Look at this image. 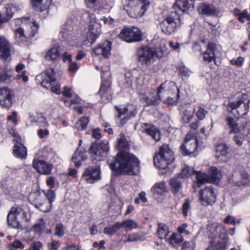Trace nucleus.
<instances>
[{
  "label": "nucleus",
  "instance_id": "obj_49",
  "mask_svg": "<svg viewBox=\"0 0 250 250\" xmlns=\"http://www.w3.org/2000/svg\"><path fill=\"white\" fill-rule=\"evenodd\" d=\"M64 227L61 223L56 224L55 229V235L59 237H62L64 234Z\"/></svg>",
  "mask_w": 250,
  "mask_h": 250
},
{
  "label": "nucleus",
  "instance_id": "obj_41",
  "mask_svg": "<svg viewBox=\"0 0 250 250\" xmlns=\"http://www.w3.org/2000/svg\"><path fill=\"white\" fill-rule=\"evenodd\" d=\"M89 120L88 117H83L81 118L79 121H78L76 124L75 127L79 130H82L86 129L87 125L89 123Z\"/></svg>",
  "mask_w": 250,
  "mask_h": 250
},
{
  "label": "nucleus",
  "instance_id": "obj_4",
  "mask_svg": "<svg viewBox=\"0 0 250 250\" xmlns=\"http://www.w3.org/2000/svg\"><path fill=\"white\" fill-rule=\"evenodd\" d=\"M166 54L167 52L161 48L155 49L147 46L142 47L138 50V60L142 64L149 66L153 61L155 56L161 58Z\"/></svg>",
  "mask_w": 250,
  "mask_h": 250
},
{
  "label": "nucleus",
  "instance_id": "obj_46",
  "mask_svg": "<svg viewBox=\"0 0 250 250\" xmlns=\"http://www.w3.org/2000/svg\"><path fill=\"white\" fill-rule=\"evenodd\" d=\"M8 248L9 250H22L24 248V245L21 241L16 240L11 244H9Z\"/></svg>",
  "mask_w": 250,
  "mask_h": 250
},
{
  "label": "nucleus",
  "instance_id": "obj_31",
  "mask_svg": "<svg viewBox=\"0 0 250 250\" xmlns=\"http://www.w3.org/2000/svg\"><path fill=\"white\" fill-rule=\"evenodd\" d=\"M33 167L37 172H51L53 167L52 164L42 160H34Z\"/></svg>",
  "mask_w": 250,
  "mask_h": 250
},
{
  "label": "nucleus",
  "instance_id": "obj_35",
  "mask_svg": "<svg viewBox=\"0 0 250 250\" xmlns=\"http://www.w3.org/2000/svg\"><path fill=\"white\" fill-rule=\"evenodd\" d=\"M60 54V47H53L47 51L44 58L47 61H55L59 58Z\"/></svg>",
  "mask_w": 250,
  "mask_h": 250
},
{
  "label": "nucleus",
  "instance_id": "obj_63",
  "mask_svg": "<svg viewBox=\"0 0 250 250\" xmlns=\"http://www.w3.org/2000/svg\"><path fill=\"white\" fill-rule=\"evenodd\" d=\"M168 45L170 48L176 51H177L181 46V44L179 42L173 41H170L168 42Z\"/></svg>",
  "mask_w": 250,
  "mask_h": 250
},
{
  "label": "nucleus",
  "instance_id": "obj_27",
  "mask_svg": "<svg viewBox=\"0 0 250 250\" xmlns=\"http://www.w3.org/2000/svg\"><path fill=\"white\" fill-rule=\"evenodd\" d=\"M101 33V26L99 23L95 21H90L88 32V40L93 43Z\"/></svg>",
  "mask_w": 250,
  "mask_h": 250
},
{
  "label": "nucleus",
  "instance_id": "obj_57",
  "mask_svg": "<svg viewBox=\"0 0 250 250\" xmlns=\"http://www.w3.org/2000/svg\"><path fill=\"white\" fill-rule=\"evenodd\" d=\"M62 94L65 97L70 98L73 96V92L71 88L64 86L62 91Z\"/></svg>",
  "mask_w": 250,
  "mask_h": 250
},
{
  "label": "nucleus",
  "instance_id": "obj_62",
  "mask_svg": "<svg viewBox=\"0 0 250 250\" xmlns=\"http://www.w3.org/2000/svg\"><path fill=\"white\" fill-rule=\"evenodd\" d=\"M38 135L40 138L42 139L49 135V131L46 129H40L38 131Z\"/></svg>",
  "mask_w": 250,
  "mask_h": 250
},
{
  "label": "nucleus",
  "instance_id": "obj_54",
  "mask_svg": "<svg viewBox=\"0 0 250 250\" xmlns=\"http://www.w3.org/2000/svg\"><path fill=\"white\" fill-rule=\"evenodd\" d=\"M180 74L183 77H189L191 74V71L185 66H181L179 68Z\"/></svg>",
  "mask_w": 250,
  "mask_h": 250
},
{
  "label": "nucleus",
  "instance_id": "obj_5",
  "mask_svg": "<svg viewBox=\"0 0 250 250\" xmlns=\"http://www.w3.org/2000/svg\"><path fill=\"white\" fill-rule=\"evenodd\" d=\"M28 221L26 212L19 207H12L7 215L8 224L14 229H22V224Z\"/></svg>",
  "mask_w": 250,
  "mask_h": 250
},
{
  "label": "nucleus",
  "instance_id": "obj_43",
  "mask_svg": "<svg viewBox=\"0 0 250 250\" xmlns=\"http://www.w3.org/2000/svg\"><path fill=\"white\" fill-rule=\"evenodd\" d=\"M162 98H160L157 93L156 95L145 97V101L147 106L156 105L159 104Z\"/></svg>",
  "mask_w": 250,
  "mask_h": 250
},
{
  "label": "nucleus",
  "instance_id": "obj_19",
  "mask_svg": "<svg viewBox=\"0 0 250 250\" xmlns=\"http://www.w3.org/2000/svg\"><path fill=\"white\" fill-rule=\"evenodd\" d=\"M197 180V186L200 187L202 184L209 182L218 184L220 181L219 173H195Z\"/></svg>",
  "mask_w": 250,
  "mask_h": 250
},
{
  "label": "nucleus",
  "instance_id": "obj_55",
  "mask_svg": "<svg viewBox=\"0 0 250 250\" xmlns=\"http://www.w3.org/2000/svg\"><path fill=\"white\" fill-rule=\"evenodd\" d=\"M135 83L136 84L137 89L139 92L142 93L144 89L146 88V85L143 83V80L140 78H136Z\"/></svg>",
  "mask_w": 250,
  "mask_h": 250
},
{
  "label": "nucleus",
  "instance_id": "obj_8",
  "mask_svg": "<svg viewBox=\"0 0 250 250\" xmlns=\"http://www.w3.org/2000/svg\"><path fill=\"white\" fill-rule=\"evenodd\" d=\"M181 22V17L176 11L170 13L160 23V25L163 33L170 35L174 33Z\"/></svg>",
  "mask_w": 250,
  "mask_h": 250
},
{
  "label": "nucleus",
  "instance_id": "obj_3",
  "mask_svg": "<svg viewBox=\"0 0 250 250\" xmlns=\"http://www.w3.org/2000/svg\"><path fill=\"white\" fill-rule=\"evenodd\" d=\"M172 150L167 145H163L159 148L158 152L154 157V164L160 169H165L174 160Z\"/></svg>",
  "mask_w": 250,
  "mask_h": 250
},
{
  "label": "nucleus",
  "instance_id": "obj_7",
  "mask_svg": "<svg viewBox=\"0 0 250 250\" xmlns=\"http://www.w3.org/2000/svg\"><path fill=\"white\" fill-rule=\"evenodd\" d=\"M149 5L150 2L147 0H129L127 12L132 18H140L145 14Z\"/></svg>",
  "mask_w": 250,
  "mask_h": 250
},
{
  "label": "nucleus",
  "instance_id": "obj_14",
  "mask_svg": "<svg viewBox=\"0 0 250 250\" xmlns=\"http://www.w3.org/2000/svg\"><path fill=\"white\" fill-rule=\"evenodd\" d=\"M197 146V139L193 136L188 134L184 143L180 147L181 153L183 155H190L195 152Z\"/></svg>",
  "mask_w": 250,
  "mask_h": 250
},
{
  "label": "nucleus",
  "instance_id": "obj_11",
  "mask_svg": "<svg viewBox=\"0 0 250 250\" xmlns=\"http://www.w3.org/2000/svg\"><path fill=\"white\" fill-rule=\"evenodd\" d=\"M109 147L107 141L93 143L90 146L92 157L97 161H101L108 151Z\"/></svg>",
  "mask_w": 250,
  "mask_h": 250
},
{
  "label": "nucleus",
  "instance_id": "obj_21",
  "mask_svg": "<svg viewBox=\"0 0 250 250\" xmlns=\"http://www.w3.org/2000/svg\"><path fill=\"white\" fill-rule=\"evenodd\" d=\"M111 46V42L108 41H105L93 50L92 56L96 57L102 55L104 58H108L110 55Z\"/></svg>",
  "mask_w": 250,
  "mask_h": 250
},
{
  "label": "nucleus",
  "instance_id": "obj_61",
  "mask_svg": "<svg viewBox=\"0 0 250 250\" xmlns=\"http://www.w3.org/2000/svg\"><path fill=\"white\" fill-rule=\"evenodd\" d=\"M75 99L70 101L65 100L64 104L66 106H69L73 104H77L80 102V99L78 96H74Z\"/></svg>",
  "mask_w": 250,
  "mask_h": 250
},
{
  "label": "nucleus",
  "instance_id": "obj_12",
  "mask_svg": "<svg viewBox=\"0 0 250 250\" xmlns=\"http://www.w3.org/2000/svg\"><path fill=\"white\" fill-rule=\"evenodd\" d=\"M29 26L30 28V30L25 31L21 27L15 30V36L16 38L19 39V41L27 42L31 38L35 36L37 32L39 25L36 22H33L32 25L31 23L29 24Z\"/></svg>",
  "mask_w": 250,
  "mask_h": 250
},
{
  "label": "nucleus",
  "instance_id": "obj_26",
  "mask_svg": "<svg viewBox=\"0 0 250 250\" xmlns=\"http://www.w3.org/2000/svg\"><path fill=\"white\" fill-rule=\"evenodd\" d=\"M11 55V45L4 37H0V58L6 60Z\"/></svg>",
  "mask_w": 250,
  "mask_h": 250
},
{
  "label": "nucleus",
  "instance_id": "obj_22",
  "mask_svg": "<svg viewBox=\"0 0 250 250\" xmlns=\"http://www.w3.org/2000/svg\"><path fill=\"white\" fill-rule=\"evenodd\" d=\"M193 7L194 3L191 0H177L174 3L172 11H176L181 17L183 13Z\"/></svg>",
  "mask_w": 250,
  "mask_h": 250
},
{
  "label": "nucleus",
  "instance_id": "obj_23",
  "mask_svg": "<svg viewBox=\"0 0 250 250\" xmlns=\"http://www.w3.org/2000/svg\"><path fill=\"white\" fill-rule=\"evenodd\" d=\"M216 45L214 43L209 42L206 50L201 53L203 61L208 63L214 61L216 57Z\"/></svg>",
  "mask_w": 250,
  "mask_h": 250
},
{
  "label": "nucleus",
  "instance_id": "obj_56",
  "mask_svg": "<svg viewBox=\"0 0 250 250\" xmlns=\"http://www.w3.org/2000/svg\"><path fill=\"white\" fill-rule=\"evenodd\" d=\"M190 201L187 199L186 200L185 202L183 205V213L185 216H187L188 213V211L190 208Z\"/></svg>",
  "mask_w": 250,
  "mask_h": 250
},
{
  "label": "nucleus",
  "instance_id": "obj_58",
  "mask_svg": "<svg viewBox=\"0 0 250 250\" xmlns=\"http://www.w3.org/2000/svg\"><path fill=\"white\" fill-rule=\"evenodd\" d=\"M69 35V31L66 29L61 31L59 34L60 40L62 41H66L68 39Z\"/></svg>",
  "mask_w": 250,
  "mask_h": 250
},
{
  "label": "nucleus",
  "instance_id": "obj_17",
  "mask_svg": "<svg viewBox=\"0 0 250 250\" xmlns=\"http://www.w3.org/2000/svg\"><path fill=\"white\" fill-rule=\"evenodd\" d=\"M15 95L14 91L8 87L0 88V105L9 109L12 106Z\"/></svg>",
  "mask_w": 250,
  "mask_h": 250
},
{
  "label": "nucleus",
  "instance_id": "obj_2",
  "mask_svg": "<svg viewBox=\"0 0 250 250\" xmlns=\"http://www.w3.org/2000/svg\"><path fill=\"white\" fill-rule=\"evenodd\" d=\"M139 160L134 155L118 152L109 167L116 172H136L139 170Z\"/></svg>",
  "mask_w": 250,
  "mask_h": 250
},
{
  "label": "nucleus",
  "instance_id": "obj_25",
  "mask_svg": "<svg viewBox=\"0 0 250 250\" xmlns=\"http://www.w3.org/2000/svg\"><path fill=\"white\" fill-rule=\"evenodd\" d=\"M198 11L200 14L207 16H218L220 12L219 9L211 4L207 3H201L198 7Z\"/></svg>",
  "mask_w": 250,
  "mask_h": 250
},
{
  "label": "nucleus",
  "instance_id": "obj_40",
  "mask_svg": "<svg viewBox=\"0 0 250 250\" xmlns=\"http://www.w3.org/2000/svg\"><path fill=\"white\" fill-rule=\"evenodd\" d=\"M170 185L172 189V192L174 195L179 192L182 188L181 182L177 178H173L169 182Z\"/></svg>",
  "mask_w": 250,
  "mask_h": 250
},
{
  "label": "nucleus",
  "instance_id": "obj_6",
  "mask_svg": "<svg viewBox=\"0 0 250 250\" xmlns=\"http://www.w3.org/2000/svg\"><path fill=\"white\" fill-rule=\"evenodd\" d=\"M36 80L41 81V85L46 88H50L51 91L57 94H60L61 93L60 85L53 86L54 83L56 81V74L54 69L52 68L44 70L41 74L36 76Z\"/></svg>",
  "mask_w": 250,
  "mask_h": 250
},
{
  "label": "nucleus",
  "instance_id": "obj_33",
  "mask_svg": "<svg viewBox=\"0 0 250 250\" xmlns=\"http://www.w3.org/2000/svg\"><path fill=\"white\" fill-rule=\"evenodd\" d=\"M32 7L37 11L42 12L49 8L51 0H31Z\"/></svg>",
  "mask_w": 250,
  "mask_h": 250
},
{
  "label": "nucleus",
  "instance_id": "obj_39",
  "mask_svg": "<svg viewBox=\"0 0 250 250\" xmlns=\"http://www.w3.org/2000/svg\"><path fill=\"white\" fill-rule=\"evenodd\" d=\"M4 9L5 10L4 15L7 19L10 20L12 18L15 11L18 10V6L12 4H7L5 6Z\"/></svg>",
  "mask_w": 250,
  "mask_h": 250
},
{
  "label": "nucleus",
  "instance_id": "obj_34",
  "mask_svg": "<svg viewBox=\"0 0 250 250\" xmlns=\"http://www.w3.org/2000/svg\"><path fill=\"white\" fill-rule=\"evenodd\" d=\"M87 158L86 151L81 150H76L72 156V162L74 163L76 168H78L82 165L81 161L84 160Z\"/></svg>",
  "mask_w": 250,
  "mask_h": 250
},
{
  "label": "nucleus",
  "instance_id": "obj_20",
  "mask_svg": "<svg viewBox=\"0 0 250 250\" xmlns=\"http://www.w3.org/2000/svg\"><path fill=\"white\" fill-rule=\"evenodd\" d=\"M33 197L32 204L40 210L43 212L50 211L51 206L44 196L39 193L30 195V198Z\"/></svg>",
  "mask_w": 250,
  "mask_h": 250
},
{
  "label": "nucleus",
  "instance_id": "obj_38",
  "mask_svg": "<svg viewBox=\"0 0 250 250\" xmlns=\"http://www.w3.org/2000/svg\"><path fill=\"white\" fill-rule=\"evenodd\" d=\"M157 233L160 239L166 238L169 233L168 226L164 223H159Z\"/></svg>",
  "mask_w": 250,
  "mask_h": 250
},
{
  "label": "nucleus",
  "instance_id": "obj_51",
  "mask_svg": "<svg viewBox=\"0 0 250 250\" xmlns=\"http://www.w3.org/2000/svg\"><path fill=\"white\" fill-rule=\"evenodd\" d=\"M115 229H116V226H115V224L113 225H109L104 229L103 233L107 235L111 236L115 233Z\"/></svg>",
  "mask_w": 250,
  "mask_h": 250
},
{
  "label": "nucleus",
  "instance_id": "obj_47",
  "mask_svg": "<svg viewBox=\"0 0 250 250\" xmlns=\"http://www.w3.org/2000/svg\"><path fill=\"white\" fill-rule=\"evenodd\" d=\"M42 195L45 198L48 202H49L51 206H52V203L55 201L56 199L55 192L53 190H48L46 192H44V194Z\"/></svg>",
  "mask_w": 250,
  "mask_h": 250
},
{
  "label": "nucleus",
  "instance_id": "obj_15",
  "mask_svg": "<svg viewBox=\"0 0 250 250\" xmlns=\"http://www.w3.org/2000/svg\"><path fill=\"white\" fill-rule=\"evenodd\" d=\"M178 91L180 93V90L175 83L166 82L160 85L157 94L160 98H162L167 96L176 94Z\"/></svg>",
  "mask_w": 250,
  "mask_h": 250
},
{
  "label": "nucleus",
  "instance_id": "obj_16",
  "mask_svg": "<svg viewBox=\"0 0 250 250\" xmlns=\"http://www.w3.org/2000/svg\"><path fill=\"white\" fill-rule=\"evenodd\" d=\"M101 72L102 83L98 94L101 96L102 102L106 103L111 99L112 92L110 86L111 83L109 80H104L103 76L104 71L101 70Z\"/></svg>",
  "mask_w": 250,
  "mask_h": 250
},
{
  "label": "nucleus",
  "instance_id": "obj_53",
  "mask_svg": "<svg viewBox=\"0 0 250 250\" xmlns=\"http://www.w3.org/2000/svg\"><path fill=\"white\" fill-rule=\"evenodd\" d=\"M10 79L4 68L0 66V83H5Z\"/></svg>",
  "mask_w": 250,
  "mask_h": 250
},
{
  "label": "nucleus",
  "instance_id": "obj_1",
  "mask_svg": "<svg viewBox=\"0 0 250 250\" xmlns=\"http://www.w3.org/2000/svg\"><path fill=\"white\" fill-rule=\"evenodd\" d=\"M207 229L211 240L206 250H225L228 238L225 227L217 222L209 223Z\"/></svg>",
  "mask_w": 250,
  "mask_h": 250
},
{
  "label": "nucleus",
  "instance_id": "obj_42",
  "mask_svg": "<svg viewBox=\"0 0 250 250\" xmlns=\"http://www.w3.org/2000/svg\"><path fill=\"white\" fill-rule=\"evenodd\" d=\"M183 241V237L180 233H174L170 237L169 239V243L170 244L175 246L180 244Z\"/></svg>",
  "mask_w": 250,
  "mask_h": 250
},
{
  "label": "nucleus",
  "instance_id": "obj_45",
  "mask_svg": "<svg viewBox=\"0 0 250 250\" xmlns=\"http://www.w3.org/2000/svg\"><path fill=\"white\" fill-rule=\"evenodd\" d=\"M146 235L145 232L140 233H133L128 236L127 242H135L142 241L144 239V236Z\"/></svg>",
  "mask_w": 250,
  "mask_h": 250
},
{
  "label": "nucleus",
  "instance_id": "obj_29",
  "mask_svg": "<svg viewBox=\"0 0 250 250\" xmlns=\"http://www.w3.org/2000/svg\"><path fill=\"white\" fill-rule=\"evenodd\" d=\"M21 138H18L13 148V153L17 157L25 159L27 155L26 148L21 143Z\"/></svg>",
  "mask_w": 250,
  "mask_h": 250
},
{
  "label": "nucleus",
  "instance_id": "obj_24",
  "mask_svg": "<svg viewBox=\"0 0 250 250\" xmlns=\"http://www.w3.org/2000/svg\"><path fill=\"white\" fill-rule=\"evenodd\" d=\"M142 131L146 133L156 141L161 139V133L159 129L152 124H143L142 125Z\"/></svg>",
  "mask_w": 250,
  "mask_h": 250
},
{
  "label": "nucleus",
  "instance_id": "obj_48",
  "mask_svg": "<svg viewBox=\"0 0 250 250\" xmlns=\"http://www.w3.org/2000/svg\"><path fill=\"white\" fill-rule=\"evenodd\" d=\"M193 115L191 111L185 110L182 114V120L184 123L189 124L191 120L193 119Z\"/></svg>",
  "mask_w": 250,
  "mask_h": 250
},
{
  "label": "nucleus",
  "instance_id": "obj_52",
  "mask_svg": "<svg viewBox=\"0 0 250 250\" xmlns=\"http://www.w3.org/2000/svg\"><path fill=\"white\" fill-rule=\"evenodd\" d=\"M208 111L201 106L198 107L196 112V116L199 120H203L205 118Z\"/></svg>",
  "mask_w": 250,
  "mask_h": 250
},
{
  "label": "nucleus",
  "instance_id": "obj_10",
  "mask_svg": "<svg viewBox=\"0 0 250 250\" xmlns=\"http://www.w3.org/2000/svg\"><path fill=\"white\" fill-rule=\"evenodd\" d=\"M250 97L247 94H243L237 102L229 103L231 110H236L238 115H246L249 111Z\"/></svg>",
  "mask_w": 250,
  "mask_h": 250
},
{
  "label": "nucleus",
  "instance_id": "obj_44",
  "mask_svg": "<svg viewBox=\"0 0 250 250\" xmlns=\"http://www.w3.org/2000/svg\"><path fill=\"white\" fill-rule=\"evenodd\" d=\"M45 223L42 219L40 220L39 223L35 225L33 228V230L37 234L40 235L44 232Z\"/></svg>",
  "mask_w": 250,
  "mask_h": 250
},
{
  "label": "nucleus",
  "instance_id": "obj_18",
  "mask_svg": "<svg viewBox=\"0 0 250 250\" xmlns=\"http://www.w3.org/2000/svg\"><path fill=\"white\" fill-rule=\"evenodd\" d=\"M199 199L204 206L212 205L216 201V195L211 187H206L200 191Z\"/></svg>",
  "mask_w": 250,
  "mask_h": 250
},
{
  "label": "nucleus",
  "instance_id": "obj_37",
  "mask_svg": "<svg viewBox=\"0 0 250 250\" xmlns=\"http://www.w3.org/2000/svg\"><path fill=\"white\" fill-rule=\"evenodd\" d=\"M100 173H83L82 179L87 183L92 184L101 179Z\"/></svg>",
  "mask_w": 250,
  "mask_h": 250
},
{
  "label": "nucleus",
  "instance_id": "obj_50",
  "mask_svg": "<svg viewBox=\"0 0 250 250\" xmlns=\"http://www.w3.org/2000/svg\"><path fill=\"white\" fill-rule=\"evenodd\" d=\"M180 93L178 91L176 94L166 96L167 98V103L168 104H176L177 102L180 98Z\"/></svg>",
  "mask_w": 250,
  "mask_h": 250
},
{
  "label": "nucleus",
  "instance_id": "obj_64",
  "mask_svg": "<svg viewBox=\"0 0 250 250\" xmlns=\"http://www.w3.org/2000/svg\"><path fill=\"white\" fill-rule=\"evenodd\" d=\"M127 146V143L125 138H121L119 140L117 144V146L120 149H122L126 147Z\"/></svg>",
  "mask_w": 250,
  "mask_h": 250
},
{
  "label": "nucleus",
  "instance_id": "obj_36",
  "mask_svg": "<svg viewBox=\"0 0 250 250\" xmlns=\"http://www.w3.org/2000/svg\"><path fill=\"white\" fill-rule=\"evenodd\" d=\"M226 121L227 125L231 129L229 133L232 132L237 133L241 131V126L239 125L238 120H235L232 117H228Z\"/></svg>",
  "mask_w": 250,
  "mask_h": 250
},
{
  "label": "nucleus",
  "instance_id": "obj_30",
  "mask_svg": "<svg viewBox=\"0 0 250 250\" xmlns=\"http://www.w3.org/2000/svg\"><path fill=\"white\" fill-rule=\"evenodd\" d=\"M150 190L154 196L157 197L163 196L168 192L166 182L164 181L156 183Z\"/></svg>",
  "mask_w": 250,
  "mask_h": 250
},
{
  "label": "nucleus",
  "instance_id": "obj_9",
  "mask_svg": "<svg viewBox=\"0 0 250 250\" xmlns=\"http://www.w3.org/2000/svg\"><path fill=\"white\" fill-rule=\"evenodd\" d=\"M142 32L138 28L132 27L123 29L118 37L126 42H132L142 41Z\"/></svg>",
  "mask_w": 250,
  "mask_h": 250
},
{
  "label": "nucleus",
  "instance_id": "obj_32",
  "mask_svg": "<svg viewBox=\"0 0 250 250\" xmlns=\"http://www.w3.org/2000/svg\"><path fill=\"white\" fill-rule=\"evenodd\" d=\"M115 226L117 229H125L132 230L136 229L138 228V224L132 219H127L121 222H116L115 223Z\"/></svg>",
  "mask_w": 250,
  "mask_h": 250
},
{
  "label": "nucleus",
  "instance_id": "obj_59",
  "mask_svg": "<svg viewBox=\"0 0 250 250\" xmlns=\"http://www.w3.org/2000/svg\"><path fill=\"white\" fill-rule=\"evenodd\" d=\"M244 61V58L242 57H239L236 60L233 59L231 60V62L232 64L235 65L237 66H241L243 65Z\"/></svg>",
  "mask_w": 250,
  "mask_h": 250
},
{
  "label": "nucleus",
  "instance_id": "obj_60",
  "mask_svg": "<svg viewBox=\"0 0 250 250\" xmlns=\"http://www.w3.org/2000/svg\"><path fill=\"white\" fill-rule=\"evenodd\" d=\"M69 65L68 67V70L72 73H75L78 69V66L76 62L71 61V62H69Z\"/></svg>",
  "mask_w": 250,
  "mask_h": 250
},
{
  "label": "nucleus",
  "instance_id": "obj_28",
  "mask_svg": "<svg viewBox=\"0 0 250 250\" xmlns=\"http://www.w3.org/2000/svg\"><path fill=\"white\" fill-rule=\"evenodd\" d=\"M229 146L225 143H220L216 146V157L220 161H226L229 154Z\"/></svg>",
  "mask_w": 250,
  "mask_h": 250
},
{
  "label": "nucleus",
  "instance_id": "obj_13",
  "mask_svg": "<svg viewBox=\"0 0 250 250\" xmlns=\"http://www.w3.org/2000/svg\"><path fill=\"white\" fill-rule=\"evenodd\" d=\"M118 112L117 117L120 119L122 125H124L130 118L135 117L137 113L135 106L132 104H128L124 108H119L115 106Z\"/></svg>",
  "mask_w": 250,
  "mask_h": 250
}]
</instances>
